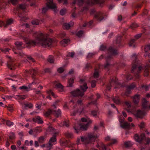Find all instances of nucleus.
Instances as JSON below:
<instances>
[{
	"label": "nucleus",
	"instance_id": "nucleus-54",
	"mask_svg": "<svg viewBox=\"0 0 150 150\" xmlns=\"http://www.w3.org/2000/svg\"><path fill=\"white\" fill-rule=\"evenodd\" d=\"M77 4L79 6H82L84 4L85 1H77Z\"/></svg>",
	"mask_w": 150,
	"mask_h": 150
},
{
	"label": "nucleus",
	"instance_id": "nucleus-49",
	"mask_svg": "<svg viewBox=\"0 0 150 150\" xmlns=\"http://www.w3.org/2000/svg\"><path fill=\"white\" fill-rule=\"evenodd\" d=\"M150 49V44L149 45H147L145 47V51L146 54L148 52Z\"/></svg>",
	"mask_w": 150,
	"mask_h": 150
},
{
	"label": "nucleus",
	"instance_id": "nucleus-58",
	"mask_svg": "<svg viewBox=\"0 0 150 150\" xmlns=\"http://www.w3.org/2000/svg\"><path fill=\"white\" fill-rule=\"evenodd\" d=\"M99 76L98 72L97 71H95V72L94 73L93 76L95 78H97Z\"/></svg>",
	"mask_w": 150,
	"mask_h": 150
},
{
	"label": "nucleus",
	"instance_id": "nucleus-37",
	"mask_svg": "<svg viewBox=\"0 0 150 150\" xmlns=\"http://www.w3.org/2000/svg\"><path fill=\"white\" fill-rule=\"evenodd\" d=\"M53 146L51 144H50L48 143V144H46L45 145V148H44V150H50Z\"/></svg>",
	"mask_w": 150,
	"mask_h": 150
},
{
	"label": "nucleus",
	"instance_id": "nucleus-9",
	"mask_svg": "<svg viewBox=\"0 0 150 150\" xmlns=\"http://www.w3.org/2000/svg\"><path fill=\"white\" fill-rule=\"evenodd\" d=\"M7 57L9 59L7 63L8 67L11 70L15 69V64L13 63L15 59H12L11 57L7 56Z\"/></svg>",
	"mask_w": 150,
	"mask_h": 150
},
{
	"label": "nucleus",
	"instance_id": "nucleus-7",
	"mask_svg": "<svg viewBox=\"0 0 150 150\" xmlns=\"http://www.w3.org/2000/svg\"><path fill=\"white\" fill-rule=\"evenodd\" d=\"M53 1H48L46 3V6L48 8L52 10L54 12H57L58 11L57 7L56 4L53 2Z\"/></svg>",
	"mask_w": 150,
	"mask_h": 150
},
{
	"label": "nucleus",
	"instance_id": "nucleus-57",
	"mask_svg": "<svg viewBox=\"0 0 150 150\" xmlns=\"http://www.w3.org/2000/svg\"><path fill=\"white\" fill-rule=\"evenodd\" d=\"M74 79H70L69 81V86L70 87L72 86V84L74 83Z\"/></svg>",
	"mask_w": 150,
	"mask_h": 150
},
{
	"label": "nucleus",
	"instance_id": "nucleus-39",
	"mask_svg": "<svg viewBox=\"0 0 150 150\" xmlns=\"http://www.w3.org/2000/svg\"><path fill=\"white\" fill-rule=\"evenodd\" d=\"M9 138L10 139L12 140L15 138V136L14 133L13 132H11L9 134Z\"/></svg>",
	"mask_w": 150,
	"mask_h": 150
},
{
	"label": "nucleus",
	"instance_id": "nucleus-12",
	"mask_svg": "<svg viewBox=\"0 0 150 150\" xmlns=\"http://www.w3.org/2000/svg\"><path fill=\"white\" fill-rule=\"evenodd\" d=\"M103 13L101 12L97 13L95 16V17L99 21H103L105 20V18L103 17Z\"/></svg>",
	"mask_w": 150,
	"mask_h": 150
},
{
	"label": "nucleus",
	"instance_id": "nucleus-17",
	"mask_svg": "<svg viewBox=\"0 0 150 150\" xmlns=\"http://www.w3.org/2000/svg\"><path fill=\"white\" fill-rule=\"evenodd\" d=\"M57 140L56 139V135L53 134L52 137L50 139L48 143L51 145L52 146L56 144Z\"/></svg>",
	"mask_w": 150,
	"mask_h": 150
},
{
	"label": "nucleus",
	"instance_id": "nucleus-41",
	"mask_svg": "<svg viewBox=\"0 0 150 150\" xmlns=\"http://www.w3.org/2000/svg\"><path fill=\"white\" fill-rule=\"evenodd\" d=\"M53 110H52L51 109H49L45 113L44 115L46 117H47L51 113H53Z\"/></svg>",
	"mask_w": 150,
	"mask_h": 150
},
{
	"label": "nucleus",
	"instance_id": "nucleus-6",
	"mask_svg": "<svg viewBox=\"0 0 150 150\" xmlns=\"http://www.w3.org/2000/svg\"><path fill=\"white\" fill-rule=\"evenodd\" d=\"M119 121L120 123V127L123 129H129L134 126V125L133 123H131L130 124L127 122H124V119H122L120 118H119Z\"/></svg>",
	"mask_w": 150,
	"mask_h": 150
},
{
	"label": "nucleus",
	"instance_id": "nucleus-60",
	"mask_svg": "<svg viewBox=\"0 0 150 150\" xmlns=\"http://www.w3.org/2000/svg\"><path fill=\"white\" fill-rule=\"evenodd\" d=\"M42 131V129L40 127H39L34 130V132L38 133H39Z\"/></svg>",
	"mask_w": 150,
	"mask_h": 150
},
{
	"label": "nucleus",
	"instance_id": "nucleus-43",
	"mask_svg": "<svg viewBox=\"0 0 150 150\" xmlns=\"http://www.w3.org/2000/svg\"><path fill=\"white\" fill-rule=\"evenodd\" d=\"M83 31L82 30H80L77 32L76 33V35L79 37H81L83 33Z\"/></svg>",
	"mask_w": 150,
	"mask_h": 150
},
{
	"label": "nucleus",
	"instance_id": "nucleus-40",
	"mask_svg": "<svg viewBox=\"0 0 150 150\" xmlns=\"http://www.w3.org/2000/svg\"><path fill=\"white\" fill-rule=\"evenodd\" d=\"M19 88L20 89L25 90L27 91H29L30 90H31L29 88V86L28 87L25 86H23L19 87Z\"/></svg>",
	"mask_w": 150,
	"mask_h": 150
},
{
	"label": "nucleus",
	"instance_id": "nucleus-61",
	"mask_svg": "<svg viewBox=\"0 0 150 150\" xmlns=\"http://www.w3.org/2000/svg\"><path fill=\"white\" fill-rule=\"evenodd\" d=\"M47 93L49 94H51L52 95L54 96V97L55 98L56 97L55 96V94L54 93L52 92V91L51 90H50L47 91Z\"/></svg>",
	"mask_w": 150,
	"mask_h": 150
},
{
	"label": "nucleus",
	"instance_id": "nucleus-19",
	"mask_svg": "<svg viewBox=\"0 0 150 150\" xmlns=\"http://www.w3.org/2000/svg\"><path fill=\"white\" fill-rule=\"evenodd\" d=\"M25 73L26 75L28 74H31L35 75L37 73V71L35 69H31L29 71L26 70L25 71Z\"/></svg>",
	"mask_w": 150,
	"mask_h": 150
},
{
	"label": "nucleus",
	"instance_id": "nucleus-52",
	"mask_svg": "<svg viewBox=\"0 0 150 150\" xmlns=\"http://www.w3.org/2000/svg\"><path fill=\"white\" fill-rule=\"evenodd\" d=\"M66 136L69 138H71L73 137V134L71 133L67 132L66 134Z\"/></svg>",
	"mask_w": 150,
	"mask_h": 150
},
{
	"label": "nucleus",
	"instance_id": "nucleus-50",
	"mask_svg": "<svg viewBox=\"0 0 150 150\" xmlns=\"http://www.w3.org/2000/svg\"><path fill=\"white\" fill-rule=\"evenodd\" d=\"M135 40L134 39L130 41L129 45V46H133V47H134V43L135 42Z\"/></svg>",
	"mask_w": 150,
	"mask_h": 150
},
{
	"label": "nucleus",
	"instance_id": "nucleus-1",
	"mask_svg": "<svg viewBox=\"0 0 150 150\" xmlns=\"http://www.w3.org/2000/svg\"><path fill=\"white\" fill-rule=\"evenodd\" d=\"M23 39L26 44L33 45H40L43 47H49L52 44V40L47 37V35L45 33L39 32L35 40H30L29 36H23Z\"/></svg>",
	"mask_w": 150,
	"mask_h": 150
},
{
	"label": "nucleus",
	"instance_id": "nucleus-33",
	"mask_svg": "<svg viewBox=\"0 0 150 150\" xmlns=\"http://www.w3.org/2000/svg\"><path fill=\"white\" fill-rule=\"evenodd\" d=\"M13 23V20L12 19H8L6 22V24L4 25V27H6L7 26L10 25Z\"/></svg>",
	"mask_w": 150,
	"mask_h": 150
},
{
	"label": "nucleus",
	"instance_id": "nucleus-64",
	"mask_svg": "<svg viewBox=\"0 0 150 150\" xmlns=\"http://www.w3.org/2000/svg\"><path fill=\"white\" fill-rule=\"evenodd\" d=\"M132 78V76L130 75H128L126 76V79L127 80H131Z\"/></svg>",
	"mask_w": 150,
	"mask_h": 150
},
{
	"label": "nucleus",
	"instance_id": "nucleus-36",
	"mask_svg": "<svg viewBox=\"0 0 150 150\" xmlns=\"http://www.w3.org/2000/svg\"><path fill=\"white\" fill-rule=\"evenodd\" d=\"M27 5L26 4H21L19 5V8L23 10H24L26 8H27Z\"/></svg>",
	"mask_w": 150,
	"mask_h": 150
},
{
	"label": "nucleus",
	"instance_id": "nucleus-25",
	"mask_svg": "<svg viewBox=\"0 0 150 150\" xmlns=\"http://www.w3.org/2000/svg\"><path fill=\"white\" fill-rule=\"evenodd\" d=\"M15 44L18 50H21L23 48L22 46L23 43L21 42H17L15 43Z\"/></svg>",
	"mask_w": 150,
	"mask_h": 150
},
{
	"label": "nucleus",
	"instance_id": "nucleus-53",
	"mask_svg": "<svg viewBox=\"0 0 150 150\" xmlns=\"http://www.w3.org/2000/svg\"><path fill=\"white\" fill-rule=\"evenodd\" d=\"M66 10L65 9H62L60 11V13L61 15H64L66 12Z\"/></svg>",
	"mask_w": 150,
	"mask_h": 150
},
{
	"label": "nucleus",
	"instance_id": "nucleus-47",
	"mask_svg": "<svg viewBox=\"0 0 150 150\" xmlns=\"http://www.w3.org/2000/svg\"><path fill=\"white\" fill-rule=\"evenodd\" d=\"M18 55L22 57H25L27 55L22 51H21L18 53Z\"/></svg>",
	"mask_w": 150,
	"mask_h": 150
},
{
	"label": "nucleus",
	"instance_id": "nucleus-22",
	"mask_svg": "<svg viewBox=\"0 0 150 150\" xmlns=\"http://www.w3.org/2000/svg\"><path fill=\"white\" fill-rule=\"evenodd\" d=\"M39 83V81L37 79H35L33 81L28 85L29 88L32 89L31 88V86L32 85H37Z\"/></svg>",
	"mask_w": 150,
	"mask_h": 150
},
{
	"label": "nucleus",
	"instance_id": "nucleus-18",
	"mask_svg": "<svg viewBox=\"0 0 150 150\" xmlns=\"http://www.w3.org/2000/svg\"><path fill=\"white\" fill-rule=\"evenodd\" d=\"M74 25V23L73 22L71 21L69 23H64L63 24V27L66 29H69L71 27L73 26Z\"/></svg>",
	"mask_w": 150,
	"mask_h": 150
},
{
	"label": "nucleus",
	"instance_id": "nucleus-34",
	"mask_svg": "<svg viewBox=\"0 0 150 150\" xmlns=\"http://www.w3.org/2000/svg\"><path fill=\"white\" fill-rule=\"evenodd\" d=\"M109 50L110 52L113 55H116L118 53L117 51L113 49L112 47L110 48H109Z\"/></svg>",
	"mask_w": 150,
	"mask_h": 150
},
{
	"label": "nucleus",
	"instance_id": "nucleus-46",
	"mask_svg": "<svg viewBox=\"0 0 150 150\" xmlns=\"http://www.w3.org/2000/svg\"><path fill=\"white\" fill-rule=\"evenodd\" d=\"M8 3H11L13 5H15L17 4L18 3V1H8Z\"/></svg>",
	"mask_w": 150,
	"mask_h": 150
},
{
	"label": "nucleus",
	"instance_id": "nucleus-8",
	"mask_svg": "<svg viewBox=\"0 0 150 150\" xmlns=\"http://www.w3.org/2000/svg\"><path fill=\"white\" fill-rule=\"evenodd\" d=\"M86 1V3L89 6L97 5L99 6H101L104 3V1Z\"/></svg>",
	"mask_w": 150,
	"mask_h": 150
},
{
	"label": "nucleus",
	"instance_id": "nucleus-20",
	"mask_svg": "<svg viewBox=\"0 0 150 150\" xmlns=\"http://www.w3.org/2000/svg\"><path fill=\"white\" fill-rule=\"evenodd\" d=\"M133 98L134 103L136 104H137L139 100V96L138 95L136 94L133 97Z\"/></svg>",
	"mask_w": 150,
	"mask_h": 150
},
{
	"label": "nucleus",
	"instance_id": "nucleus-24",
	"mask_svg": "<svg viewBox=\"0 0 150 150\" xmlns=\"http://www.w3.org/2000/svg\"><path fill=\"white\" fill-rule=\"evenodd\" d=\"M148 101L145 98H143L142 100V106L144 108L147 109Z\"/></svg>",
	"mask_w": 150,
	"mask_h": 150
},
{
	"label": "nucleus",
	"instance_id": "nucleus-4",
	"mask_svg": "<svg viewBox=\"0 0 150 150\" xmlns=\"http://www.w3.org/2000/svg\"><path fill=\"white\" fill-rule=\"evenodd\" d=\"M92 122V121L91 120H89L88 123L86 125L75 124V126L74 127L75 132L76 133H78L80 130H86L88 128L89 124L91 123Z\"/></svg>",
	"mask_w": 150,
	"mask_h": 150
},
{
	"label": "nucleus",
	"instance_id": "nucleus-45",
	"mask_svg": "<svg viewBox=\"0 0 150 150\" xmlns=\"http://www.w3.org/2000/svg\"><path fill=\"white\" fill-rule=\"evenodd\" d=\"M32 24L33 25H37L39 24V21L37 19L33 20L31 22Z\"/></svg>",
	"mask_w": 150,
	"mask_h": 150
},
{
	"label": "nucleus",
	"instance_id": "nucleus-30",
	"mask_svg": "<svg viewBox=\"0 0 150 150\" xmlns=\"http://www.w3.org/2000/svg\"><path fill=\"white\" fill-rule=\"evenodd\" d=\"M53 113L56 116L58 117L61 115V112L60 110L58 109L57 111L53 110Z\"/></svg>",
	"mask_w": 150,
	"mask_h": 150
},
{
	"label": "nucleus",
	"instance_id": "nucleus-55",
	"mask_svg": "<svg viewBox=\"0 0 150 150\" xmlns=\"http://www.w3.org/2000/svg\"><path fill=\"white\" fill-rule=\"evenodd\" d=\"M57 71L59 73H61L64 71V69L63 67H60L57 69Z\"/></svg>",
	"mask_w": 150,
	"mask_h": 150
},
{
	"label": "nucleus",
	"instance_id": "nucleus-35",
	"mask_svg": "<svg viewBox=\"0 0 150 150\" xmlns=\"http://www.w3.org/2000/svg\"><path fill=\"white\" fill-rule=\"evenodd\" d=\"M48 61L51 63H53L54 62L53 57L51 55L49 56L48 58Z\"/></svg>",
	"mask_w": 150,
	"mask_h": 150
},
{
	"label": "nucleus",
	"instance_id": "nucleus-42",
	"mask_svg": "<svg viewBox=\"0 0 150 150\" xmlns=\"http://www.w3.org/2000/svg\"><path fill=\"white\" fill-rule=\"evenodd\" d=\"M83 108L82 107V109L81 110L79 109L77 111L74 112H73L71 114V115L72 116H75L76 115V113L77 112H79V113L80 114L83 111Z\"/></svg>",
	"mask_w": 150,
	"mask_h": 150
},
{
	"label": "nucleus",
	"instance_id": "nucleus-13",
	"mask_svg": "<svg viewBox=\"0 0 150 150\" xmlns=\"http://www.w3.org/2000/svg\"><path fill=\"white\" fill-rule=\"evenodd\" d=\"M145 137V134H142L140 136L138 134H136L134 135V138L135 140L139 143H141Z\"/></svg>",
	"mask_w": 150,
	"mask_h": 150
},
{
	"label": "nucleus",
	"instance_id": "nucleus-62",
	"mask_svg": "<svg viewBox=\"0 0 150 150\" xmlns=\"http://www.w3.org/2000/svg\"><path fill=\"white\" fill-rule=\"evenodd\" d=\"M30 5L31 6L36 7L38 6V4L36 2L34 1L31 3Z\"/></svg>",
	"mask_w": 150,
	"mask_h": 150
},
{
	"label": "nucleus",
	"instance_id": "nucleus-32",
	"mask_svg": "<svg viewBox=\"0 0 150 150\" xmlns=\"http://www.w3.org/2000/svg\"><path fill=\"white\" fill-rule=\"evenodd\" d=\"M133 144L132 143L131 141H128L125 142L124 145L126 147H129L131 146Z\"/></svg>",
	"mask_w": 150,
	"mask_h": 150
},
{
	"label": "nucleus",
	"instance_id": "nucleus-3",
	"mask_svg": "<svg viewBox=\"0 0 150 150\" xmlns=\"http://www.w3.org/2000/svg\"><path fill=\"white\" fill-rule=\"evenodd\" d=\"M131 59L133 60L132 63V72L137 71V73L134 74V76L136 79L139 78L140 77V75L139 74L140 72V71L142 70V68L139 66L138 67L137 69V67L138 66V62L136 61L135 60L137 59V56L135 54H133L131 57Z\"/></svg>",
	"mask_w": 150,
	"mask_h": 150
},
{
	"label": "nucleus",
	"instance_id": "nucleus-14",
	"mask_svg": "<svg viewBox=\"0 0 150 150\" xmlns=\"http://www.w3.org/2000/svg\"><path fill=\"white\" fill-rule=\"evenodd\" d=\"M1 122L3 124L6 125L9 127H11L14 125V123L13 122H11L9 120L4 119H2Z\"/></svg>",
	"mask_w": 150,
	"mask_h": 150
},
{
	"label": "nucleus",
	"instance_id": "nucleus-15",
	"mask_svg": "<svg viewBox=\"0 0 150 150\" xmlns=\"http://www.w3.org/2000/svg\"><path fill=\"white\" fill-rule=\"evenodd\" d=\"M150 69V59L146 62V65L145 67L144 75L146 76H147L148 74L149 70Z\"/></svg>",
	"mask_w": 150,
	"mask_h": 150
},
{
	"label": "nucleus",
	"instance_id": "nucleus-29",
	"mask_svg": "<svg viewBox=\"0 0 150 150\" xmlns=\"http://www.w3.org/2000/svg\"><path fill=\"white\" fill-rule=\"evenodd\" d=\"M7 4L3 1H0V10L5 7Z\"/></svg>",
	"mask_w": 150,
	"mask_h": 150
},
{
	"label": "nucleus",
	"instance_id": "nucleus-27",
	"mask_svg": "<svg viewBox=\"0 0 150 150\" xmlns=\"http://www.w3.org/2000/svg\"><path fill=\"white\" fill-rule=\"evenodd\" d=\"M49 130L51 134H53L56 135L58 134V132L56 131V130L53 127H50L49 129Z\"/></svg>",
	"mask_w": 150,
	"mask_h": 150
},
{
	"label": "nucleus",
	"instance_id": "nucleus-10",
	"mask_svg": "<svg viewBox=\"0 0 150 150\" xmlns=\"http://www.w3.org/2000/svg\"><path fill=\"white\" fill-rule=\"evenodd\" d=\"M121 86V84L118 82V79L115 78V80H111L110 82V84L108 85L107 87V89L109 90H110V87L113 85Z\"/></svg>",
	"mask_w": 150,
	"mask_h": 150
},
{
	"label": "nucleus",
	"instance_id": "nucleus-21",
	"mask_svg": "<svg viewBox=\"0 0 150 150\" xmlns=\"http://www.w3.org/2000/svg\"><path fill=\"white\" fill-rule=\"evenodd\" d=\"M135 87V84L134 83H132L127 87L126 93H129L130 91L134 88Z\"/></svg>",
	"mask_w": 150,
	"mask_h": 150
},
{
	"label": "nucleus",
	"instance_id": "nucleus-23",
	"mask_svg": "<svg viewBox=\"0 0 150 150\" xmlns=\"http://www.w3.org/2000/svg\"><path fill=\"white\" fill-rule=\"evenodd\" d=\"M70 40L68 39H64L60 42L61 45L63 46H66L68 45V43Z\"/></svg>",
	"mask_w": 150,
	"mask_h": 150
},
{
	"label": "nucleus",
	"instance_id": "nucleus-28",
	"mask_svg": "<svg viewBox=\"0 0 150 150\" xmlns=\"http://www.w3.org/2000/svg\"><path fill=\"white\" fill-rule=\"evenodd\" d=\"M112 100L113 102L117 104H119L120 103V101L119 98L117 96H116L112 98Z\"/></svg>",
	"mask_w": 150,
	"mask_h": 150
},
{
	"label": "nucleus",
	"instance_id": "nucleus-44",
	"mask_svg": "<svg viewBox=\"0 0 150 150\" xmlns=\"http://www.w3.org/2000/svg\"><path fill=\"white\" fill-rule=\"evenodd\" d=\"M60 126H65L67 127H68L69 126V124L68 122H66L65 121L61 123Z\"/></svg>",
	"mask_w": 150,
	"mask_h": 150
},
{
	"label": "nucleus",
	"instance_id": "nucleus-59",
	"mask_svg": "<svg viewBox=\"0 0 150 150\" xmlns=\"http://www.w3.org/2000/svg\"><path fill=\"white\" fill-rule=\"evenodd\" d=\"M48 9V8L47 7H43L42 9V13H45L47 12Z\"/></svg>",
	"mask_w": 150,
	"mask_h": 150
},
{
	"label": "nucleus",
	"instance_id": "nucleus-11",
	"mask_svg": "<svg viewBox=\"0 0 150 150\" xmlns=\"http://www.w3.org/2000/svg\"><path fill=\"white\" fill-rule=\"evenodd\" d=\"M133 114L137 117L142 118L146 114V112L140 110H138L137 111L133 112Z\"/></svg>",
	"mask_w": 150,
	"mask_h": 150
},
{
	"label": "nucleus",
	"instance_id": "nucleus-2",
	"mask_svg": "<svg viewBox=\"0 0 150 150\" xmlns=\"http://www.w3.org/2000/svg\"><path fill=\"white\" fill-rule=\"evenodd\" d=\"M80 82V88L82 90V91H80L79 89H77L75 91L71 92V94L74 97L83 96L84 95V92L88 88L85 80L81 79Z\"/></svg>",
	"mask_w": 150,
	"mask_h": 150
},
{
	"label": "nucleus",
	"instance_id": "nucleus-56",
	"mask_svg": "<svg viewBox=\"0 0 150 150\" xmlns=\"http://www.w3.org/2000/svg\"><path fill=\"white\" fill-rule=\"evenodd\" d=\"M138 26V25L137 24L134 23L130 25V28L133 29L134 28H136Z\"/></svg>",
	"mask_w": 150,
	"mask_h": 150
},
{
	"label": "nucleus",
	"instance_id": "nucleus-51",
	"mask_svg": "<svg viewBox=\"0 0 150 150\" xmlns=\"http://www.w3.org/2000/svg\"><path fill=\"white\" fill-rule=\"evenodd\" d=\"M45 140V137H41L38 138V141L40 143H42L44 142Z\"/></svg>",
	"mask_w": 150,
	"mask_h": 150
},
{
	"label": "nucleus",
	"instance_id": "nucleus-31",
	"mask_svg": "<svg viewBox=\"0 0 150 150\" xmlns=\"http://www.w3.org/2000/svg\"><path fill=\"white\" fill-rule=\"evenodd\" d=\"M55 86L57 88L60 89L61 91H63V86L61 83H57L55 85Z\"/></svg>",
	"mask_w": 150,
	"mask_h": 150
},
{
	"label": "nucleus",
	"instance_id": "nucleus-48",
	"mask_svg": "<svg viewBox=\"0 0 150 150\" xmlns=\"http://www.w3.org/2000/svg\"><path fill=\"white\" fill-rule=\"evenodd\" d=\"M91 114L93 116L96 117L98 114V113L97 111L94 110L91 112Z\"/></svg>",
	"mask_w": 150,
	"mask_h": 150
},
{
	"label": "nucleus",
	"instance_id": "nucleus-16",
	"mask_svg": "<svg viewBox=\"0 0 150 150\" xmlns=\"http://www.w3.org/2000/svg\"><path fill=\"white\" fill-rule=\"evenodd\" d=\"M34 122L38 123V124H42L43 123V121L42 118L39 116H36L33 119Z\"/></svg>",
	"mask_w": 150,
	"mask_h": 150
},
{
	"label": "nucleus",
	"instance_id": "nucleus-26",
	"mask_svg": "<svg viewBox=\"0 0 150 150\" xmlns=\"http://www.w3.org/2000/svg\"><path fill=\"white\" fill-rule=\"evenodd\" d=\"M60 145L64 147H66L67 145L69 144L70 142L67 141H63L61 140H60Z\"/></svg>",
	"mask_w": 150,
	"mask_h": 150
},
{
	"label": "nucleus",
	"instance_id": "nucleus-63",
	"mask_svg": "<svg viewBox=\"0 0 150 150\" xmlns=\"http://www.w3.org/2000/svg\"><path fill=\"white\" fill-rule=\"evenodd\" d=\"M94 54L93 53H89L88 55L87 56V58H90L92 57L94 55Z\"/></svg>",
	"mask_w": 150,
	"mask_h": 150
},
{
	"label": "nucleus",
	"instance_id": "nucleus-5",
	"mask_svg": "<svg viewBox=\"0 0 150 150\" xmlns=\"http://www.w3.org/2000/svg\"><path fill=\"white\" fill-rule=\"evenodd\" d=\"M98 137L96 136L93 133L89 134L87 137H85L83 136L81 137V141L82 142L86 144L89 143L94 141L95 139Z\"/></svg>",
	"mask_w": 150,
	"mask_h": 150
},
{
	"label": "nucleus",
	"instance_id": "nucleus-38",
	"mask_svg": "<svg viewBox=\"0 0 150 150\" xmlns=\"http://www.w3.org/2000/svg\"><path fill=\"white\" fill-rule=\"evenodd\" d=\"M53 146L51 144H50L48 143V144H46L45 145V148H44V150H50Z\"/></svg>",
	"mask_w": 150,
	"mask_h": 150
}]
</instances>
